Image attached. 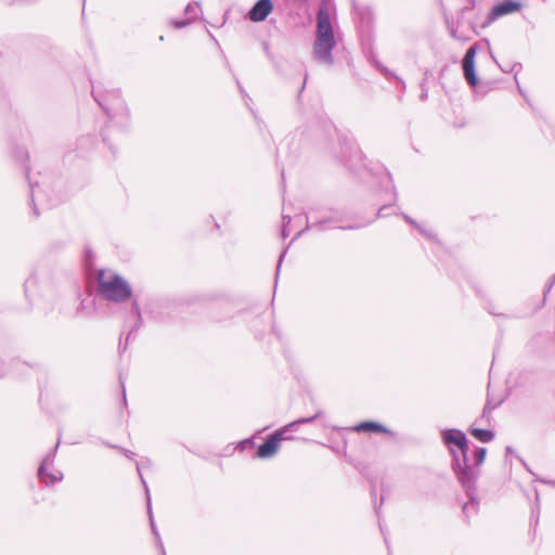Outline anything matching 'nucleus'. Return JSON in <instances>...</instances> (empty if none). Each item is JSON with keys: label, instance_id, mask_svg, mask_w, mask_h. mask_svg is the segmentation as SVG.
<instances>
[{"label": "nucleus", "instance_id": "26", "mask_svg": "<svg viewBox=\"0 0 555 555\" xmlns=\"http://www.w3.org/2000/svg\"><path fill=\"white\" fill-rule=\"evenodd\" d=\"M124 453L127 457H131V455H133V453L128 450H124Z\"/></svg>", "mask_w": 555, "mask_h": 555}, {"label": "nucleus", "instance_id": "15", "mask_svg": "<svg viewBox=\"0 0 555 555\" xmlns=\"http://www.w3.org/2000/svg\"><path fill=\"white\" fill-rule=\"evenodd\" d=\"M486 452H487L486 449L481 448V447L476 448L474 451L473 457H474V462H475V466H476L475 469H477L478 473H479L478 467L485 461ZM472 467L474 468V466H472Z\"/></svg>", "mask_w": 555, "mask_h": 555}, {"label": "nucleus", "instance_id": "18", "mask_svg": "<svg viewBox=\"0 0 555 555\" xmlns=\"http://www.w3.org/2000/svg\"><path fill=\"white\" fill-rule=\"evenodd\" d=\"M36 196H37V191L35 189V185L30 184V201H31V204L34 206V214H35L36 217H38L39 212H38L36 204H35V197Z\"/></svg>", "mask_w": 555, "mask_h": 555}, {"label": "nucleus", "instance_id": "28", "mask_svg": "<svg viewBox=\"0 0 555 555\" xmlns=\"http://www.w3.org/2000/svg\"><path fill=\"white\" fill-rule=\"evenodd\" d=\"M324 223H327V220H324V222L321 223V228H324Z\"/></svg>", "mask_w": 555, "mask_h": 555}, {"label": "nucleus", "instance_id": "23", "mask_svg": "<svg viewBox=\"0 0 555 555\" xmlns=\"http://www.w3.org/2000/svg\"><path fill=\"white\" fill-rule=\"evenodd\" d=\"M420 98H421V100H422V101H426V100H427V98H428V92H427V90H426V89H423V90H422V92H421V94H420Z\"/></svg>", "mask_w": 555, "mask_h": 555}, {"label": "nucleus", "instance_id": "5", "mask_svg": "<svg viewBox=\"0 0 555 555\" xmlns=\"http://www.w3.org/2000/svg\"><path fill=\"white\" fill-rule=\"evenodd\" d=\"M92 94L94 100L106 112L108 116H112L125 108V103L120 96L119 90L108 91L106 95H103L99 91L93 89Z\"/></svg>", "mask_w": 555, "mask_h": 555}, {"label": "nucleus", "instance_id": "16", "mask_svg": "<svg viewBox=\"0 0 555 555\" xmlns=\"http://www.w3.org/2000/svg\"><path fill=\"white\" fill-rule=\"evenodd\" d=\"M132 309H133V311H134V314H135V315H137V318H138V321H137V324H135L134 328H132V330L130 331V333L128 334V336H127L126 340H128V339H129V336H130L134 331H137V330L141 326V324H142L141 310H140V308H139V305H138L137 300H134V301L132 302Z\"/></svg>", "mask_w": 555, "mask_h": 555}, {"label": "nucleus", "instance_id": "20", "mask_svg": "<svg viewBox=\"0 0 555 555\" xmlns=\"http://www.w3.org/2000/svg\"><path fill=\"white\" fill-rule=\"evenodd\" d=\"M286 251H287V250H286V249H284V250L282 251V254L280 255V257H279V262H278V267H276V275H278V274H279V272H280L281 264H282V261H283V259H284V257H285V255H286Z\"/></svg>", "mask_w": 555, "mask_h": 555}, {"label": "nucleus", "instance_id": "6", "mask_svg": "<svg viewBox=\"0 0 555 555\" xmlns=\"http://www.w3.org/2000/svg\"><path fill=\"white\" fill-rule=\"evenodd\" d=\"M57 446L41 461L38 469V477L40 481L47 486L59 482L63 479V474L60 470L53 469V461Z\"/></svg>", "mask_w": 555, "mask_h": 555}, {"label": "nucleus", "instance_id": "19", "mask_svg": "<svg viewBox=\"0 0 555 555\" xmlns=\"http://www.w3.org/2000/svg\"><path fill=\"white\" fill-rule=\"evenodd\" d=\"M402 217L403 219L409 222L410 224H412L413 227H415L416 229H418L422 233H425V231L417 224V222L415 220H413L410 216L405 215V214H402Z\"/></svg>", "mask_w": 555, "mask_h": 555}, {"label": "nucleus", "instance_id": "4", "mask_svg": "<svg viewBox=\"0 0 555 555\" xmlns=\"http://www.w3.org/2000/svg\"><path fill=\"white\" fill-rule=\"evenodd\" d=\"M322 414V411H318L314 415L310 417L298 418L287 424L286 426L282 427L280 430L275 431L262 444L258 447L257 456L260 459L272 457L278 452L281 441L291 439V437L286 436V433L288 430L296 429L304 424L313 423L315 420L321 417Z\"/></svg>", "mask_w": 555, "mask_h": 555}, {"label": "nucleus", "instance_id": "24", "mask_svg": "<svg viewBox=\"0 0 555 555\" xmlns=\"http://www.w3.org/2000/svg\"><path fill=\"white\" fill-rule=\"evenodd\" d=\"M120 383H121V388H122V400H124V403L126 404V389H125L124 382L120 380Z\"/></svg>", "mask_w": 555, "mask_h": 555}, {"label": "nucleus", "instance_id": "12", "mask_svg": "<svg viewBox=\"0 0 555 555\" xmlns=\"http://www.w3.org/2000/svg\"><path fill=\"white\" fill-rule=\"evenodd\" d=\"M354 429L357 431H372V433H384L391 434L388 428L376 422H362L358 424Z\"/></svg>", "mask_w": 555, "mask_h": 555}, {"label": "nucleus", "instance_id": "3", "mask_svg": "<svg viewBox=\"0 0 555 555\" xmlns=\"http://www.w3.org/2000/svg\"><path fill=\"white\" fill-rule=\"evenodd\" d=\"M98 284L99 294L109 301L121 302L131 297L130 285L113 271L100 270Z\"/></svg>", "mask_w": 555, "mask_h": 555}, {"label": "nucleus", "instance_id": "22", "mask_svg": "<svg viewBox=\"0 0 555 555\" xmlns=\"http://www.w3.org/2000/svg\"><path fill=\"white\" fill-rule=\"evenodd\" d=\"M451 36H452L453 38L457 39V40H466V39H467V38H464V37H462V36H459V35H457V31H455V30H453V29L451 30Z\"/></svg>", "mask_w": 555, "mask_h": 555}, {"label": "nucleus", "instance_id": "14", "mask_svg": "<svg viewBox=\"0 0 555 555\" xmlns=\"http://www.w3.org/2000/svg\"><path fill=\"white\" fill-rule=\"evenodd\" d=\"M469 433L479 441L481 442H490L493 440L494 438V434L493 431L489 430V429H481V428H476V427H470L469 428Z\"/></svg>", "mask_w": 555, "mask_h": 555}, {"label": "nucleus", "instance_id": "13", "mask_svg": "<svg viewBox=\"0 0 555 555\" xmlns=\"http://www.w3.org/2000/svg\"><path fill=\"white\" fill-rule=\"evenodd\" d=\"M474 489H475V483L473 485V488H470L469 490L465 489L467 494L470 496L469 502L465 503L462 508L465 517H468V514H476L478 511V501L475 499V496L473 494Z\"/></svg>", "mask_w": 555, "mask_h": 555}, {"label": "nucleus", "instance_id": "21", "mask_svg": "<svg viewBox=\"0 0 555 555\" xmlns=\"http://www.w3.org/2000/svg\"><path fill=\"white\" fill-rule=\"evenodd\" d=\"M493 409H494V406H491L490 402H487V404L485 405L483 411H482V417H486L488 414H490V412Z\"/></svg>", "mask_w": 555, "mask_h": 555}, {"label": "nucleus", "instance_id": "2", "mask_svg": "<svg viewBox=\"0 0 555 555\" xmlns=\"http://www.w3.org/2000/svg\"><path fill=\"white\" fill-rule=\"evenodd\" d=\"M336 47V39L331 22L330 8L325 2L320 4L317 14V34L313 44V57L328 66L334 64L332 52Z\"/></svg>", "mask_w": 555, "mask_h": 555}, {"label": "nucleus", "instance_id": "9", "mask_svg": "<svg viewBox=\"0 0 555 555\" xmlns=\"http://www.w3.org/2000/svg\"><path fill=\"white\" fill-rule=\"evenodd\" d=\"M273 4L271 0H259L249 11L248 15L253 22L264 21L272 11Z\"/></svg>", "mask_w": 555, "mask_h": 555}, {"label": "nucleus", "instance_id": "29", "mask_svg": "<svg viewBox=\"0 0 555 555\" xmlns=\"http://www.w3.org/2000/svg\"><path fill=\"white\" fill-rule=\"evenodd\" d=\"M469 1H470L472 5L474 7V1H475V0H469Z\"/></svg>", "mask_w": 555, "mask_h": 555}, {"label": "nucleus", "instance_id": "25", "mask_svg": "<svg viewBox=\"0 0 555 555\" xmlns=\"http://www.w3.org/2000/svg\"><path fill=\"white\" fill-rule=\"evenodd\" d=\"M354 157H357L359 160H362V154L359 151H354Z\"/></svg>", "mask_w": 555, "mask_h": 555}, {"label": "nucleus", "instance_id": "1", "mask_svg": "<svg viewBox=\"0 0 555 555\" xmlns=\"http://www.w3.org/2000/svg\"><path fill=\"white\" fill-rule=\"evenodd\" d=\"M442 439L452 454V468L464 489L473 488L478 477L477 469L468 464V440L460 429H446Z\"/></svg>", "mask_w": 555, "mask_h": 555}, {"label": "nucleus", "instance_id": "17", "mask_svg": "<svg viewBox=\"0 0 555 555\" xmlns=\"http://www.w3.org/2000/svg\"><path fill=\"white\" fill-rule=\"evenodd\" d=\"M283 229H282V237L286 238L289 233L287 231V225L291 223L292 218L289 216H283Z\"/></svg>", "mask_w": 555, "mask_h": 555}, {"label": "nucleus", "instance_id": "27", "mask_svg": "<svg viewBox=\"0 0 555 555\" xmlns=\"http://www.w3.org/2000/svg\"><path fill=\"white\" fill-rule=\"evenodd\" d=\"M384 208H385V207H382V208L378 210V214H377V215H378V217H380V216H382V210H383Z\"/></svg>", "mask_w": 555, "mask_h": 555}, {"label": "nucleus", "instance_id": "11", "mask_svg": "<svg viewBox=\"0 0 555 555\" xmlns=\"http://www.w3.org/2000/svg\"><path fill=\"white\" fill-rule=\"evenodd\" d=\"M197 9L198 5L196 3H189L186 4L184 9V14L186 15V18L184 20H172L170 24L177 28H184L189 25H191L197 17Z\"/></svg>", "mask_w": 555, "mask_h": 555}, {"label": "nucleus", "instance_id": "10", "mask_svg": "<svg viewBox=\"0 0 555 555\" xmlns=\"http://www.w3.org/2000/svg\"><path fill=\"white\" fill-rule=\"evenodd\" d=\"M520 8H521V4L517 1L507 0L504 2H500L499 4L493 7V9L491 10L489 17H488L489 23L493 22L494 20H496L498 17H500L502 15L516 12Z\"/></svg>", "mask_w": 555, "mask_h": 555}, {"label": "nucleus", "instance_id": "7", "mask_svg": "<svg viewBox=\"0 0 555 555\" xmlns=\"http://www.w3.org/2000/svg\"><path fill=\"white\" fill-rule=\"evenodd\" d=\"M137 470H138L139 475H140L142 485H143L144 490H145L149 518H150V524H151V528H152L153 534L155 537L157 546H158L162 555H166L165 547H164V544L162 542L159 532H158V530H157V528L155 526V521H154V517H153V513H152V502H151L150 489H149L147 483H146V481L144 480V478H143V476L141 474V467H140L139 464H137Z\"/></svg>", "mask_w": 555, "mask_h": 555}, {"label": "nucleus", "instance_id": "8", "mask_svg": "<svg viewBox=\"0 0 555 555\" xmlns=\"http://www.w3.org/2000/svg\"><path fill=\"white\" fill-rule=\"evenodd\" d=\"M477 44L472 46L465 53L463 59V73L466 81L470 86L477 85V77L474 68V60L477 53Z\"/></svg>", "mask_w": 555, "mask_h": 555}]
</instances>
